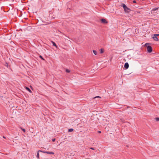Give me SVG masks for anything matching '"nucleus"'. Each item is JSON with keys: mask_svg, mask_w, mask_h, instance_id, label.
Segmentation results:
<instances>
[{"mask_svg": "<svg viewBox=\"0 0 159 159\" xmlns=\"http://www.w3.org/2000/svg\"><path fill=\"white\" fill-rule=\"evenodd\" d=\"M121 6L123 8L125 13H128L130 11V9L124 3H122Z\"/></svg>", "mask_w": 159, "mask_h": 159, "instance_id": "nucleus-1", "label": "nucleus"}, {"mask_svg": "<svg viewBox=\"0 0 159 159\" xmlns=\"http://www.w3.org/2000/svg\"><path fill=\"white\" fill-rule=\"evenodd\" d=\"M147 50L148 52L150 53L152 52V48L150 46H148L147 47Z\"/></svg>", "mask_w": 159, "mask_h": 159, "instance_id": "nucleus-2", "label": "nucleus"}, {"mask_svg": "<svg viewBox=\"0 0 159 159\" xmlns=\"http://www.w3.org/2000/svg\"><path fill=\"white\" fill-rule=\"evenodd\" d=\"M158 9V8H154V9H152L151 11V13L152 14L156 13L157 10Z\"/></svg>", "mask_w": 159, "mask_h": 159, "instance_id": "nucleus-3", "label": "nucleus"}, {"mask_svg": "<svg viewBox=\"0 0 159 159\" xmlns=\"http://www.w3.org/2000/svg\"><path fill=\"white\" fill-rule=\"evenodd\" d=\"M101 21L102 23L106 24L107 23V22L106 20L104 19H101Z\"/></svg>", "mask_w": 159, "mask_h": 159, "instance_id": "nucleus-4", "label": "nucleus"}, {"mask_svg": "<svg viewBox=\"0 0 159 159\" xmlns=\"http://www.w3.org/2000/svg\"><path fill=\"white\" fill-rule=\"evenodd\" d=\"M129 66V65L127 62H126L125 63L124 65V67L125 69H127Z\"/></svg>", "mask_w": 159, "mask_h": 159, "instance_id": "nucleus-5", "label": "nucleus"}, {"mask_svg": "<svg viewBox=\"0 0 159 159\" xmlns=\"http://www.w3.org/2000/svg\"><path fill=\"white\" fill-rule=\"evenodd\" d=\"M152 38L153 39L156 41H158V38L156 36H154L152 37Z\"/></svg>", "mask_w": 159, "mask_h": 159, "instance_id": "nucleus-6", "label": "nucleus"}, {"mask_svg": "<svg viewBox=\"0 0 159 159\" xmlns=\"http://www.w3.org/2000/svg\"><path fill=\"white\" fill-rule=\"evenodd\" d=\"M46 153L48 154H54V153L53 152L48 151H47V152H46Z\"/></svg>", "mask_w": 159, "mask_h": 159, "instance_id": "nucleus-7", "label": "nucleus"}, {"mask_svg": "<svg viewBox=\"0 0 159 159\" xmlns=\"http://www.w3.org/2000/svg\"><path fill=\"white\" fill-rule=\"evenodd\" d=\"M104 50L103 48H101L100 50V53L101 54L104 52Z\"/></svg>", "mask_w": 159, "mask_h": 159, "instance_id": "nucleus-8", "label": "nucleus"}, {"mask_svg": "<svg viewBox=\"0 0 159 159\" xmlns=\"http://www.w3.org/2000/svg\"><path fill=\"white\" fill-rule=\"evenodd\" d=\"M26 89L28 90V91L30 92V93H31V90H30V89L28 87H26Z\"/></svg>", "mask_w": 159, "mask_h": 159, "instance_id": "nucleus-9", "label": "nucleus"}, {"mask_svg": "<svg viewBox=\"0 0 159 159\" xmlns=\"http://www.w3.org/2000/svg\"><path fill=\"white\" fill-rule=\"evenodd\" d=\"M47 152V151H41V150H39L38 151V152H42L43 153H46V152Z\"/></svg>", "mask_w": 159, "mask_h": 159, "instance_id": "nucleus-10", "label": "nucleus"}, {"mask_svg": "<svg viewBox=\"0 0 159 159\" xmlns=\"http://www.w3.org/2000/svg\"><path fill=\"white\" fill-rule=\"evenodd\" d=\"M93 53L95 54V55H97V52L95 51V50H93Z\"/></svg>", "mask_w": 159, "mask_h": 159, "instance_id": "nucleus-11", "label": "nucleus"}, {"mask_svg": "<svg viewBox=\"0 0 159 159\" xmlns=\"http://www.w3.org/2000/svg\"><path fill=\"white\" fill-rule=\"evenodd\" d=\"M52 43L53 46H55L56 47H57V45H56V44L55 43V42H54L53 41H52Z\"/></svg>", "mask_w": 159, "mask_h": 159, "instance_id": "nucleus-12", "label": "nucleus"}, {"mask_svg": "<svg viewBox=\"0 0 159 159\" xmlns=\"http://www.w3.org/2000/svg\"><path fill=\"white\" fill-rule=\"evenodd\" d=\"M36 157L38 158H39V152H38H38H37V156H36Z\"/></svg>", "mask_w": 159, "mask_h": 159, "instance_id": "nucleus-13", "label": "nucleus"}, {"mask_svg": "<svg viewBox=\"0 0 159 159\" xmlns=\"http://www.w3.org/2000/svg\"><path fill=\"white\" fill-rule=\"evenodd\" d=\"M74 41L76 43H80V42L78 40H74Z\"/></svg>", "mask_w": 159, "mask_h": 159, "instance_id": "nucleus-14", "label": "nucleus"}, {"mask_svg": "<svg viewBox=\"0 0 159 159\" xmlns=\"http://www.w3.org/2000/svg\"><path fill=\"white\" fill-rule=\"evenodd\" d=\"M39 57L41 58L43 60H44V59L43 57L41 56L40 55Z\"/></svg>", "mask_w": 159, "mask_h": 159, "instance_id": "nucleus-15", "label": "nucleus"}, {"mask_svg": "<svg viewBox=\"0 0 159 159\" xmlns=\"http://www.w3.org/2000/svg\"><path fill=\"white\" fill-rule=\"evenodd\" d=\"M154 36H155L156 37L158 36H159V34H154Z\"/></svg>", "mask_w": 159, "mask_h": 159, "instance_id": "nucleus-16", "label": "nucleus"}, {"mask_svg": "<svg viewBox=\"0 0 159 159\" xmlns=\"http://www.w3.org/2000/svg\"><path fill=\"white\" fill-rule=\"evenodd\" d=\"M155 120L156 121H159V117H156L155 118Z\"/></svg>", "mask_w": 159, "mask_h": 159, "instance_id": "nucleus-17", "label": "nucleus"}, {"mask_svg": "<svg viewBox=\"0 0 159 159\" xmlns=\"http://www.w3.org/2000/svg\"><path fill=\"white\" fill-rule=\"evenodd\" d=\"M21 129H22V130L24 132H25V129H23L22 128H21Z\"/></svg>", "mask_w": 159, "mask_h": 159, "instance_id": "nucleus-18", "label": "nucleus"}, {"mask_svg": "<svg viewBox=\"0 0 159 159\" xmlns=\"http://www.w3.org/2000/svg\"><path fill=\"white\" fill-rule=\"evenodd\" d=\"M101 98V97L99 96H97L94 98Z\"/></svg>", "mask_w": 159, "mask_h": 159, "instance_id": "nucleus-19", "label": "nucleus"}, {"mask_svg": "<svg viewBox=\"0 0 159 159\" xmlns=\"http://www.w3.org/2000/svg\"><path fill=\"white\" fill-rule=\"evenodd\" d=\"M66 71L67 72L69 73L70 72V70L68 69H66Z\"/></svg>", "mask_w": 159, "mask_h": 159, "instance_id": "nucleus-20", "label": "nucleus"}, {"mask_svg": "<svg viewBox=\"0 0 159 159\" xmlns=\"http://www.w3.org/2000/svg\"><path fill=\"white\" fill-rule=\"evenodd\" d=\"M73 129H70V132L73 131Z\"/></svg>", "mask_w": 159, "mask_h": 159, "instance_id": "nucleus-21", "label": "nucleus"}, {"mask_svg": "<svg viewBox=\"0 0 159 159\" xmlns=\"http://www.w3.org/2000/svg\"><path fill=\"white\" fill-rule=\"evenodd\" d=\"M52 141L53 142H54L55 141V139H52Z\"/></svg>", "mask_w": 159, "mask_h": 159, "instance_id": "nucleus-22", "label": "nucleus"}, {"mask_svg": "<svg viewBox=\"0 0 159 159\" xmlns=\"http://www.w3.org/2000/svg\"><path fill=\"white\" fill-rule=\"evenodd\" d=\"M133 3H136V1H135V0H134V1H133Z\"/></svg>", "mask_w": 159, "mask_h": 159, "instance_id": "nucleus-23", "label": "nucleus"}, {"mask_svg": "<svg viewBox=\"0 0 159 159\" xmlns=\"http://www.w3.org/2000/svg\"><path fill=\"white\" fill-rule=\"evenodd\" d=\"M90 149L92 150H94V149L93 148H91Z\"/></svg>", "mask_w": 159, "mask_h": 159, "instance_id": "nucleus-24", "label": "nucleus"}, {"mask_svg": "<svg viewBox=\"0 0 159 159\" xmlns=\"http://www.w3.org/2000/svg\"><path fill=\"white\" fill-rule=\"evenodd\" d=\"M98 132L99 133H101V131H98Z\"/></svg>", "mask_w": 159, "mask_h": 159, "instance_id": "nucleus-25", "label": "nucleus"}, {"mask_svg": "<svg viewBox=\"0 0 159 159\" xmlns=\"http://www.w3.org/2000/svg\"><path fill=\"white\" fill-rule=\"evenodd\" d=\"M70 129H68V131L70 132Z\"/></svg>", "mask_w": 159, "mask_h": 159, "instance_id": "nucleus-26", "label": "nucleus"}, {"mask_svg": "<svg viewBox=\"0 0 159 159\" xmlns=\"http://www.w3.org/2000/svg\"><path fill=\"white\" fill-rule=\"evenodd\" d=\"M3 138H5V136H3Z\"/></svg>", "mask_w": 159, "mask_h": 159, "instance_id": "nucleus-27", "label": "nucleus"}]
</instances>
